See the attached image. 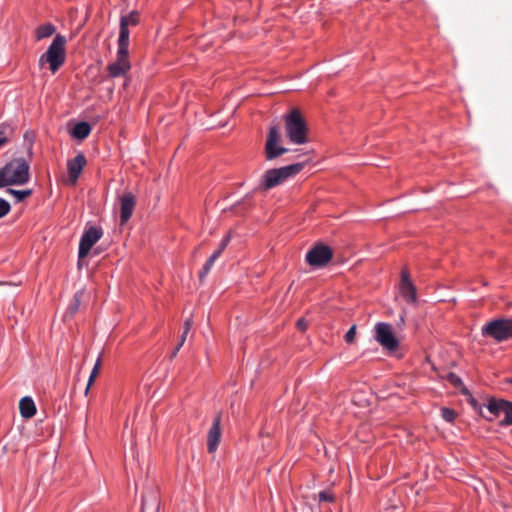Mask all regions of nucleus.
I'll list each match as a JSON object with an SVG mask.
<instances>
[{
  "instance_id": "nucleus-17",
  "label": "nucleus",
  "mask_w": 512,
  "mask_h": 512,
  "mask_svg": "<svg viewBox=\"0 0 512 512\" xmlns=\"http://www.w3.org/2000/svg\"><path fill=\"white\" fill-rule=\"evenodd\" d=\"M20 414L23 418H31L36 414V406L33 399L29 396L21 398L19 402Z\"/></svg>"
},
{
  "instance_id": "nucleus-30",
  "label": "nucleus",
  "mask_w": 512,
  "mask_h": 512,
  "mask_svg": "<svg viewBox=\"0 0 512 512\" xmlns=\"http://www.w3.org/2000/svg\"><path fill=\"white\" fill-rule=\"evenodd\" d=\"M318 499L320 502H333L335 500V496L332 492L323 490L319 492Z\"/></svg>"
},
{
  "instance_id": "nucleus-14",
  "label": "nucleus",
  "mask_w": 512,
  "mask_h": 512,
  "mask_svg": "<svg viewBox=\"0 0 512 512\" xmlns=\"http://www.w3.org/2000/svg\"><path fill=\"white\" fill-rule=\"evenodd\" d=\"M400 293L407 303H415L417 300L416 287L410 280L409 272L406 270L401 272Z\"/></svg>"
},
{
  "instance_id": "nucleus-24",
  "label": "nucleus",
  "mask_w": 512,
  "mask_h": 512,
  "mask_svg": "<svg viewBox=\"0 0 512 512\" xmlns=\"http://www.w3.org/2000/svg\"><path fill=\"white\" fill-rule=\"evenodd\" d=\"M6 192L15 197L16 203H20L32 194L31 189L26 190H15L7 187Z\"/></svg>"
},
{
  "instance_id": "nucleus-12",
  "label": "nucleus",
  "mask_w": 512,
  "mask_h": 512,
  "mask_svg": "<svg viewBox=\"0 0 512 512\" xmlns=\"http://www.w3.org/2000/svg\"><path fill=\"white\" fill-rule=\"evenodd\" d=\"M221 436V413H217L207 435V450L209 453H214L218 449Z\"/></svg>"
},
{
  "instance_id": "nucleus-8",
  "label": "nucleus",
  "mask_w": 512,
  "mask_h": 512,
  "mask_svg": "<svg viewBox=\"0 0 512 512\" xmlns=\"http://www.w3.org/2000/svg\"><path fill=\"white\" fill-rule=\"evenodd\" d=\"M493 419L498 417L500 413H504V418L500 421L501 426L512 425V402L505 399L489 398L487 404L484 405Z\"/></svg>"
},
{
  "instance_id": "nucleus-10",
  "label": "nucleus",
  "mask_w": 512,
  "mask_h": 512,
  "mask_svg": "<svg viewBox=\"0 0 512 512\" xmlns=\"http://www.w3.org/2000/svg\"><path fill=\"white\" fill-rule=\"evenodd\" d=\"M280 139L281 135L278 128L275 125L271 126L269 128L265 143L264 152L266 160L272 161L289 151L288 148L279 145Z\"/></svg>"
},
{
  "instance_id": "nucleus-11",
  "label": "nucleus",
  "mask_w": 512,
  "mask_h": 512,
  "mask_svg": "<svg viewBox=\"0 0 512 512\" xmlns=\"http://www.w3.org/2000/svg\"><path fill=\"white\" fill-rule=\"evenodd\" d=\"M103 231L100 227L90 226L85 229L79 242L78 257L85 258L93 245L102 237Z\"/></svg>"
},
{
  "instance_id": "nucleus-38",
  "label": "nucleus",
  "mask_w": 512,
  "mask_h": 512,
  "mask_svg": "<svg viewBox=\"0 0 512 512\" xmlns=\"http://www.w3.org/2000/svg\"><path fill=\"white\" fill-rule=\"evenodd\" d=\"M32 151V143H30V146H29V152L31 153Z\"/></svg>"
},
{
  "instance_id": "nucleus-6",
  "label": "nucleus",
  "mask_w": 512,
  "mask_h": 512,
  "mask_svg": "<svg viewBox=\"0 0 512 512\" xmlns=\"http://www.w3.org/2000/svg\"><path fill=\"white\" fill-rule=\"evenodd\" d=\"M129 45L126 42V35L124 31L121 36L118 37V50L116 61L108 64L107 71L111 78H117L125 76L131 69L130 62L128 60Z\"/></svg>"
},
{
  "instance_id": "nucleus-3",
  "label": "nucleus",
  "mask_w": 512,
  "mask_h": 512,
  "mask_svg": "<svg viewBox=\"0 0 512 512\" xmlns=\"http://www.w3.org/2000/svg\"><path fill=\"white\" fill-rule=\"evenodd\" d=\"M304 168V163H293L280 168H272L265 171L261 178L260 189L271 190L282 184L287 179L294 177Z\"/></svg>"
},
{
  "instance_id": "nucleus-27",
  "label": "nucleus",
  "mask_w": 512,
  "mask_h": 512,
  "mask_svg": "<svg viewBox=\"0 0 512 512\" xmlns=\"http://www.w3.org/2000/svg\"><path fill=\"white\" fill-rule=\"evenodd\" d=\"M441 417L448 423H452L456 417L457 413L454 409L448 407L441 408Z\"/></svg>"
},
{
  "instance_id": "nucleus-34",
  "label": "nucleus",
  "mask_w": 512,
  "mask_h": 512,
  "mask_svg": "<svg viewBox=\"0 0 512 512\" xmlns=\"http://www.w3.org/2000/svg\"><path fill=\"white\" fill-rule=\"evenodd\" d=\"M191 326H192V319L191 318L186 319L184 322L183 331L185 333H189Z\"/></svg>"
},
{
  "instance_id": "nucleus-20",
  "label": "nucleus",
  "mask_w": 512,
  "mask_h": 512,
  "mask_svg": "<svg viewBox=\"0 0 512 512\" xmlns=\"http://www.w3.org/2000/svg\"><path fill=\"white\" fill-rule=\"evenodd\" d=\"M56 32V27L52 23H46L43 25H40L36 29V39L42 40L44 38H48L52 36Z\"/></svg>"
},
{
  "instance_id": "nucleus-37",
  "label": "nucleus",
  "mask_w": 512,
  "mask_h": 512,
  "mask_svg": "<svg viewBox=\"0 0 512 512\" xmlns=\"http://www.w3.org/2000/svg\"><path fill=\"white\" fill-rule=\"evenodd\" d=\"M508 383L512 384V378L506 380Z\"/></svg>"
},
{
  "instance_id": "nucleus-1",
  "label": "nucleus",
  "mask_w": 512,
  "mask_h": 512,
  "mask_svg": "<svg viewBox=\"0 0 512 512\" xmlns=\"http://www.w3.org/2000/svg\"><path fill=\"white\" fill-rule=\"evenodd\" d=\"M30 180V165L25 158H14L0 168V188L24 185Z\"/></svg>"
},
{
  "instance_id": "nucleus-4",
  "label": "nucleus",
  "mask_w": 512,
  "mask_h": 512,
  "mask_svg": "<svg viewBox=\"0 0 512 512\" xmlns=\"http://www.w3.org/2000/svg\"><path fill=\"white\" fill-rule=\"evenodd\" d=\"M65 44V36L57 34L47 51L40 56L39 65L43 67L45 63H48L51 72L55 73L65 62Z\"/></svg>"
},
{
  "instance_id": "nucleus-28",
  "label": "nucleus",
  "mask_w": 512,
  "mask_h": 512,
  "mask_svg": "<svg viewBox=\"0 0 512 512\" xmlns=\"http://www.w3.org/2000/svg\"><path fill=\"white\" fill-rule=\"evenodd\" d=\"M468 403L472 406V408L478 412L482 417H484L488 421H493V417L486 416L482 412V406L479 404V402L470 394L468 395Z\"/></svg>"
},
{
  "instance_id": "nucleus-7",
  "label": "nucleus",
  "mask_w": 512,
  "mask_h": 512,
  "mask_svg": "<svg viewBox=\"0 0 512 512\" xmlns=\"http://www.w3.org/2000/svg\"><path fill=\"white\" fill-rule=\"evenodd\" d=\"M375 340L386 350L394 352L399 346V341L393 333L392 325L385 322H378L375 325Z\"/></svg>"
},
{
  "instance_id": "nucleus-18",
  "label": "nucleus",
  "mask_w": 512,
  "mask_h": 512,
  "mask_svg": "<svg viewBox=\"0 0 512 512\" xmlns=\"http://www.w3.org/2000/svg\"><path fill=\"white\" fill-rule=\"evenodd\" d=\"M159 501L156 493L151 492L149 495H143L142 497V506L141 512H158L159 511Z\"/></svg>"
},
{
  "instance_id": "nucleus-21",
  "label": "nucleus",
  "mask_w": 512,
  "mask_h": 512,
  "mask_svg": "<svg viewBox=\"0 0 512 512\" xmlns=\"http://www.w3.org/2000/svg\"><path fill=\"white\" fill-rule=\"evenodd\" d=\"M14 133V128L11 124L1 123L0 124V148L8 143Z\"/></svg>"
},
{
  "instance_id": "nucleus-29",
  "label": "nucleus",
  "mask_w": 512,
  "mask_h": 512,
  "mask_svg": "<svg viewBox=\"0 0 512 512\" xmlns=\"http://www.w3.org/2000/svg\"><path fill=\"white\" fill-rule=\"evenodd\" d=\"M99 367H100V359L97 360V362L95 363L94 365V368L90 374V377H89V380H88V383H87V387H86V390H85V393L87 394L89 389H90V386L92 385L95 377L97 376L98 372H99Z\"/></svg>"
},
{
  "instance_id": "nucleus-13",
  "label": "nucleus",
  "mask_w": 512,
  "mask_h": 512,
  "mask_svg": "<svg viewBox=\"0 0 512 512\" xmlns=\"http://www.w3.org/2000/svg\"><path fill=\"white\" fill-rule=\"evenodd\" d=\"M87 163L83 153L77 154L73 159L67 161L68 179L71 185L77 183L78 178Z\"/></svg>"
},
{
  "instance_id": "nucleus-36",
  "label": "nucleus",
  "mask_w": 512,
  "mask_h": 512,
  "mask_svg": "<svg viewBox=\"0 0 512 512\" xmlns=\"http://www.w3.org/2000/svg\"><path fill=\"white\" fill-rule=\"evenodd\" d=\"M187 335H188V333H185V332L183 331V333H182V335H181V337H180V341H179V343H180V344H182V345L184 344V342H185V340H186Z\"/></svg>"
},
{
  "instance_id": "nucleus-33",
  "label": "nucleus",
  "mask_w": 512,
  "mask_h": 512,
  "mask_svg": "<svg viewBox=\"0 0 512 512\" xmlns=\"http://www.w3.org/2000/svg\"><path fill=\"white\" fill-rule=\"evenodd\" d=\"M297 328L301 331H304L307 328V321L304 318H300L297 320Z\"/></svg>"
},
{
  "instance_id": "nucleus-22",
  "label": "nucleus",
  "mask_w": 512,
  "mask_h": 512,
  "mask_svg": "<svg viewBox=\"0 0 512 512\" xmlns=\"http://www.w3.org/2000/svg\"><path fill=\"white\" fill-rule=\"evenodd\" d=\"M83 296H84V292L82 290H79L74 294L73 300L70 303V305L67 309V312H66L67 314L70 315V317H73L76 314V312L79 310Z\"/></svg>"
},
{
  "instance_id": "nucleus-31",
  "label": "nucleus",
  "mask_w": 512,
  "mask_h": 512,
  "mask_svg": "<svg viewBox=\"0 0 512 512\" xmlns=\"http://www.w3.org/2000/svg\"><path fill=\"white\" fill-rule=\"evenodd\" d=\"M356 329H357V326L354 324L346 332V334L344 336V340H345L346 343L351 344V343L354 342L355 336H356Z\"/></svg>"
},
{
  "instance_id": "nucleus-26",
  "label": "nucleus",
  "mask_w": 512,
  "mask_h": 512,
  "mask_svg": "<svg viewBox=\"0 0 512 512\" xmlns=\"http://www.w3.org/2000/svg\"><path fill=\"white\" fill-rule=\"evenodd\" d=\"M215 261L216 260L212 256H210L207 259V261L203 265L201 271L199 272V279H200V281H203L205 279V277L208 275V273L210 272L211 268L213 267Z\"/></svg>"
},
{
  "instance_id": "nucleus-25",
  "label": "nucleus",
  "mask_w": 512,
  "mask_h": 512,
  "mask_svg": "<svg viewBox=\"0 0 512 512\" xmlns=\"http://www.w3.org/2000/svg\"><path fill=\"white\" fill-rule=\"evenodd\" d=\"M230 240H231V235L229 233L223 237V239L221 240V242L218 245V248L211 255L212 257H214L215 260H217L221 256L223 251L226 249V247L230 243Z\"/></svg>"
},
{
  "instance_id": "nucleus-23",
  "label": "nucleus",
  "mask_w": 512,
  "mask_h": 512,
  "mask_svg": "<svg viewBox=\"0 0 512 512\" xmlns=\"http://www.w3.org/2000/svg\"><path fill=\"white\" fill-rule=\"evenodd\" d=\"M447 380L449 381V383L452 386H454L456 388H460L461 389V393L463 395H470V391L465 387V385L463 384L462 379L458 375H456L455 373L450 372L447 375Z\"/></svg>"
},
{
  "instance_id": "nucleus-15",
  "label": "nucleus",
  "mask_w": 512,
  "mask_h": 512,
  "mask_svg": "<svg viewBox=\"0 0 512 512\" xmlns=\"http://www.w3.org/2000/svg\"><path fill=\"white\" fill-rule=\"evenodd\" d=\"M136 198L131 192H125L120 197V222L125 224L132 216Z\"/></svg>"
},
{
  "instance_id": "nucleus-19",
  "label": "nucleus",
  "mask_w": 512,
  "mask_h": 512,
  "mask_svg": "<svg viewBox=\"0 0 512 512\" xmlns=\"http://www.w3.org/2000/svg\"><path fill=\"white\" fill-rule=\"evenodd\" d=\"M91 132V126L86 121H81L75 124L72 129L71 135L73 138L78 140L86 139Z\"/></svg>"
},
{
  "instance_id": "nucleus-9",
  "label": "nucleus",
  "mask_w": 512,
  "mask_h": 512,
  "mask_svg": "<svg viewBox=\"0 0 512 512\" xmlns=\"http://www.w3.org/2000/svg\"><path fill=\"white\" fill-rule=\"evenodd\" d=\"M333 257L332 249L322 242L316 243L306 254L305 260L312 267H323Z\"/></svg>"
},
{
  "instance_id": "nucleus-39",
  "label": "nucleus",
  "mask_w": 512,
  "mask_h": 512,
  "mask_svg": "<svg viewBox=\"0 0 512 512\" xmlns=\"http://www.w3.org/2000/svg\"><path fill=\"white\" fill-rule=\"evenodd\" d=\"M248 197H249V195H245V197H244V199L242 200V202H244Z\"/></svg>"
},
{
  "instance_id": "nucleus-16",
  "label": "nucleus",
  "mask_w": 512,
  "mask_h": 512,
  "mask_svg": "<svg viewBox=\"0 0 512 512\" xmlns=\"http://www.w3.org/2000/svg\"><path fill=\"white\" fill-rule=\"evenodd\" d=\"M138 23H139V14H138L137 11H131L129 14L121 16V18H120L119 36H121V33L124 30V34L126 35L127 45H129V36H130V32H129L128 26L129 25L135 26Z\"/></svg>"
},
{
  "instance_id": "nucleus-5",
  "label": "nucleus",
  "mask_w": 512,
  "mask_h": 512,
  "mask_svg": "<svg viewBox=\"0 0 512 512\" xmlns=\"http://www.w3.org/2000/svg\"><path fill=\"white\" fill-rule=\"evenodd\" d=\"M483 337H489L498 343L512 339V318H495L481 328Z\"/></svg>"
},
{
  "instance_id": "nucleus-35",
  "label": "nucleus",
  "mask_w": 512,
  "mask_h": 512,
  "mask_svg": "<svg viewBox=\"0 0 512 512\" xmlns=\"http://www.w3.org/2000/svg\"><path fill=\"white\" fill-rule=\"evenodd\" d=\"M183 345L178 343L177 346L175 347V349L172 351L171 353V358H174L176 357L177 353L179 352V350L181 349Z\"/></svg>"
},
{
  "instance_id": "nucleus-2",
  "label": "nucleus",
  "mask_w": 512,
  "mask_h": 512,
  "mask_svg": "<svg viewBox=\"0 0 512 512\" xmlns=\"http://www.w3.org/2000/svg\"><path fill=\"white\" fill-rule=\"evenodd\" d=\"M285 134L290 143L303 145L309 142L308 125L299 109L293 108L283 116Z\"/></svg>"
},
{
  "instance_id": "nucleus-32",
  "label": "nucleus",
  "mask_w": 512,
  "mask_h": 512,
  "mask_svg": "<svg viewBox=\"0 0 512 512\" xmlns=\"http://www.w3.org/2000/svg\"><path fill=\"white\" fill-rule=\"evenodd\" d=\"M11 206L9 202L3 198H0V218L4 217L9 213Z\"/></svg>"
}]
</instances>
